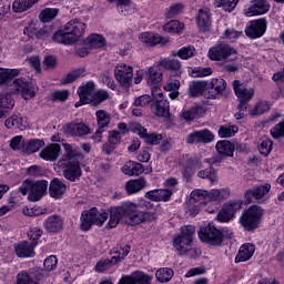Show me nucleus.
Wrapping results in <instances>:
<instances>
[{
	"mask_svg": "<svg viewBox=\"0 0 284 284\" xmlns=\"http://www.w3.org/2000/svg\"><path fill=\"white\" fill-rule=\"evenodd\" d=\"M174 276V270L170 267L159 268L155 273V278L159 283H170Z\"/></svg>",
	"mask_w": 284,
	"mask_h": 284,
	"instance_id": "4c0bfd02",
	"label": "nucleus"
},
{
	"mask_svg": "<svg viewBox=\"0 0 284 284\" xmlns=\"http://www.w3.org/2000/svg\"><path fill=\"white\" fill-rule=\"evenodd\" d=\"M139 204L133 202H124L121 206H112L109 210L110 219L108 222V227L114 230L116 225L121 222V219L129 216L134 223V216H139Z\"/></svg>",
	"mask_w": 284,
	"mask_h": 284,
	"instance_id": "7ed1b4c3",
	"label": "nucleus"
},
{
	"mask_svg": "<svg viewBox=\"0 0 284 284\" xmlns=\"http://www.w3.org/2000/svg\"><path fill=\"white\" fill-rule=\"evenodd\" d=\"M227 88V82L223 78H213L210 83H206V90L212 99H216L219 94H223Z\"/></svg>",
	"mask_w": 284,
	"mask_h": 284,
	"instance_id": "b1692460",
	"label": "nucleus"
},
{
	"mask_svg": "<svg viewBox=\"0 0 284 284\" xmlns=\"http://www.w3.org/2000/svg\"><path fill=\"white\" fill-rule=\"evenodd\" d=\"M148 185L145 178H139L135 180H130L125 183V190L128 194H136V192H141Z\"/></svg>",
	"mask_w": 284,
	"mask_h": 284,
	"instance_id": "473e14b6",
	"label": "nucleus"
},
{
	"mask_svg": "<svg viewBox=\"0 0 284 284\" xmlns=\"http://www.w3.org/2000/svg\"><path fill=\"white\" fill-rule=\"evenodd\" d=\"M43 145H45V142L43 140H23L22 152H24V154H34V152H39V150H41Z\"/></svg>",
	"mask_w": 284,
	"mask_h": 284,
	"instance_id": "7c9ffc66",
	"label": "nucleus"
},
{
	"mask_svg": "<svg viewBox=\"0 0 284 284\" xmlns=\"http://www.w3.org/2000/svg\"><path fill=\"white\" fill-rule=\"evenodd\" d=\"M14 109V98L11 93L0 94V119L8 116V113L12 112Z\"/></svg>",
	"mask_w": 284,
	"mask_h": 284,
	"instance_id": "a878e982",
	"label": "nucleus"
},
{
	"mask_svg": "<svg viewBox=\"0 0 284 284\" xmlns=\"http://www.w3.org/2000/svg\"><path fill=\"white\" fill-rule=\"evenodd\" d=\"M87 42L89 43L92 50H97L99 48H103L105 45V39L102 38L101 34L92 33L87 38Z\"/></svg>",
	"mask_w": 284,
	"mask_h": 284,
	"instance_id": "c03bdc74",
	"label": "nucleus"
},
{
	"mask_svg": "<svg viewBox=\"0 0 284 284\" xmlns=\"http://www.w3.org/2000/svg\"><path fill=\"white\" fill-rule=\"evenodd\" d=\"M139 39L142 41V43H145V45H149L150 48L159 45V43L163 42V38L152 32H143L140 34Z\"/></svg>",
	"mask_w": 284,
	"mask_h": 284,
	"instance_id": "e433bc0d",
	"label": "nucleus"
},
{
	"mask_svg": "<svg viewBox=\"0 0 284 284\" xmlns=\"http://www.w3.org/2000/svg\"><path fill=\"white\" fill-rule=\"evenodd\" d=\"M207 54L211 61H225V59H230V57H234L233 61H235L236 54H239V52L236 51V49L232 48L230 44L220 43V44H216L215 47H212L209 50Z\"/></svg>",
	"mask_w": 284,
	"mask_h": 284,
	"instance_id": "ddd939ff",
	"label": "nucleus"
},
{
	"mask_svg": "<svg viewBox=\"0 0 284 284\" xmlns=\"http://www.w3.org/2000/svg\"><path fill=\"white\" fill-rule=\"evenodd\" d=\"M212 74V68L196 67L192 70V77L199 79L201 77H210Z\"/></svg>",
	"mask_w": 284,
	"mask_h": 284,
	"instance_id": "680f3d73",
	"label": "nucleus"
},
{
	"mask_svg": "<svg viewBox=\"0 0 284 284\" xmlns=\"http://www.w3.org/2000/svg\"><path fill=\"white\" fill-rule=\"evenodd\" d=\"M65 153L59 160L58 165L62 171V176L70 181L71 183H77L81 181L83 171L81 170V161H83V154L81 152L72 149L71 144H63Z\"/></svg>",
	"mask_w": 284,
	"mask_h": 284,
	"instance_id": "f257e3e1",
	"label": "nucleus"
},
{
	"mask_svg": "<svg viewBox=\"0 0 284 284\" xmlns=\"http://www.w3.org/2000/svg\"><path fill=\"white\" fill-rule=\"evenodd\" d=\"M272 145H273L272 140L267 138L263 139L258 145L260 153H262L263 156H268L270 152H272Z\"/></svg>",
	"mask_w": 284,
	"mask_h": 284,
	"instance_id": "13d9d810",
	"label": "nucleus"
},
{
	"mask_svg": "<svg viewBox=\"0 0 284 284\" xmlns=\"http://www.w3.org/2000/svg\"><path fill=\"white\" fill-rule=\"evenodd\" d=\"M261 219H263V209L253 205L242 214L240 223L246 232H254V230H257Z\"/></svg>",
	"mask_w": 284,
	"mask_h": 284,
	"instance_id": "6e6552de",
	"label": "nucleus"
},
{
	"mask_svg": "<svg viewBox=\"0 0 284 284\" xmlns=\"http://www.w3.org/2000/svg\"><path fill=\"white\" fill-rule=\"evenodd\" d=\"M131 250H132V246H130L129 244H124V245L120 244L119 246L113 248L114 254H116L115 256H113V258H120V263H121V261H124L125 256L130 254Z\"/></svg>",
	"mask_w": 284,
	"mask_h": 284,
	"instance_id": "3c124183",
	"label": "nucleus"
},
{
	"mask_svg": "<svg viewBox=\"0 0 284 284\" xmlns=\"http://www.w3.org/2000/svg\"><path fill=\"white\" fill-rule=\"evenodd\" d=\"M205 88L207 89V82L203 81H194L189 88L190 97L196 98L201 97L203 92H205Z\"/></svg>",
	"mask_w": 284,
	"mask_h": 284,
	"instance_id": "79ce46f5",
	"label": "nucleus"
},
{
	"mask_svg": "<svg viewBox=\"0 0 284 284\" xmlns=\"http://www.w3.org/2000/svg\"><path fill=\"white\" fill-rule=\"evenodd\" d=\"M164 32H181L183 30V24H181L178 20H171L163 26Z\"/></svg>",
	"mask_w": 284,
	"mask_h": 284,
	"instance_id": "6e6d98bb",
	"label": "nucleus"
},
{
	"mask_svg": "<svg viewBox=\"0 0 284 284\" xmlns=\"http://www.w3.org/2000/svg\"><path fill=\"white\" fill-rule=\"evenodd\" d=\"M26 10H30V4L28 3V0H16L13 2V11L26 12Z\"/></svg>",
	"mask_w": 284,
	"mask_h": 284,
	"instance_id": "774afa93",
	"label": "nucleus"
},
{
	"mask_svg": "<svg viewBox=\"0 0 284 284\" xmlns=\"http://www.w3.org/2000/svg\"><path fill=\"white\" fill-rule=\"evenodd\" d=\"M134 77L133 69L126 64H118L114 69V78L123 88L132 85V78Z\"/></svg>",
	"mask_w": 284,
	"mask_h": 284,
	"instance_id": "4468645a",
	"label": "nucleus"
},
{
	"mask_svg": "<svg viewBox=\"0 0 284 284\" xmlns=\"http://www.w3.org/2000/svg\"><path fill=\"white\" fill-rule=\"evenodd\" d=\"M59 154H61V144L52 143L47 145L40 153V159L43 161H57L59 159Z\"/></svg>",
	"mask_w": 284,
	"mask_h": 284,
	"instance_id": "393cba45",
	"label": "nucleus"
},
{
	"mask_svg": "<svg viewBox=\"0 0 284 284\" xmlns=\"http://www.w3.org/2000/svg\"><path fill=\"white\" fill-rule=\"evenodd\" d=\"M191 201L194 203H199V205H203L209 201H225L230 199L229 189H213L211 192L205 190H194L190 194Z\"/></svg>",
	"mask_w": 284,
	"mask_h": 284,
	"instance_id": "423d86ee",
	"label": "nucleus"
},
{
	"mask_svg": "<svg viewBox=\"0 0 284 284\" xmlns=\"http://www.w3.org/2000/svg\"><path fill=\"white\" fill-rule=\"evenodd\" d=\"M94 82H88L78 89V95L83 104L94 101Z\"/></svg>",
	"mask_w": 284,
	"mask_h": 284,
	"instance_id": "bb28decb",
	"label": "nucleus"
},
{
	"mask_svg": "<svg viewBox=\"0 0 284 284\" xmlns=\"http://www.w3.org/2000/svg\"><path fill=\"white\" fill-rule=\"evenodd\" d=\"M256 251V246L252 243L243 244L240 247L239 253L235 256V263H245V261H250Z\"/></svg>",
	"mask_w": 284,
	"mask_h": 284,
	"instance_id": "c85d7f7f",
	"label": "nucleus"
},
{
	"mask_svg": "<svg viewBox=\"0 0 284 284\" xmlns=\"http://www.w3.org/2000/svg\"><path fill=\"white\" fill-rule=\"evenodd\" d=\"M194 234H196V229L193 225L182 226L180 234L173 240L176 252L181 255L185 254L190 250V245L194 243Z\"/></svg>",
	"mask_w": 284,
	"mask_h": 284,
	"instance_id": "0eeeda50",
	"label": "nucleus"
},
{
	"mask_svg": "<svg viewBox=\"0 0 284 284\" xmlns=\"http://www.w3.org/2000/svg\"><path fill=\"white\" fill-rule=\"evenodd\" d=\"M18 191L21 192L23 196L29 193V201L37 203V201H41L48 192V181L38 180L32 182L30 180H24Z\"/></svg>",
	"mask_w": 284,
	"mask_h": 284,
	"instance_id": "20e7f679",
	"label": "nucleus"
},
{
	"mask_svg": "<svg viewBox=\"0 0 284 284\" xmlns=\"http://www.w3.org/2000/svg\"><path fill=\"white\" fill-rule=\"evenodd\" d=\"M199 239L202 243H207L209 245H221L223 243V233L214 224L209 223L200 230Z\"/></svg>",
	"mask_w": 284,
	"mask_h": 284,
	"instance_id": "f8f14e48",
	"label": "nucleus"
},
{
	"mask_svg": "<svg viewBox=\"0 0 284 284\" xmlns=\"http://www.w3.org/2000/svg\"><path fill=\"white\" fill-rule=\"evenodd\" d=\"M271 135L273 139H283L284 138V121L277 123L271 129Z\"/></svg>",
	"mask_w": 284,
	"mask_h": 284,
	"instance_id": "69168bd1",
	"label": "nucleus"
},
{
	"mask_svg": "<svg viewBox=\"0 0 284 284\" xmlns=\"http://www.w3.org/2000/svg\"><path fill=\"white\" fill-rule=\"evenodd\" d=\"M118 263H121V258L119 257H111V260L102 258L97 262L94 271L98 272V274H103V272H108V270H111Z\"/></svg>",
	"mask_w": 284,
	"mask_h": 284,
	"instance_id": "2f4dec72",
	"label": "nucleus"
},
{
	"mask_svg": "<svg viewBox=\"0 0 284 284\" xmlns=\"http://www.w3.org/2000/svg\"><path fill=\"white\" fill-rule=\"evenodd\" d=\"M39 245V242L23 241L14 245L16 255L19 258H32L34 256V247Z\"/></svg>",
	"mask_w": 284,
	"mask_h": 284,
	"instance_id": "a211bd4d",
	"label": "nucleus"
},
{
	"mask_svg": "<svg viewBox=\"0 0 284 284\" xmlns=\"http://www.w3.org/2000/svg\"><path fill=\"white\" fill-rule=\"evenodd\" d=\"M134 132L139 134L148 145H159L161 141H163V135L155 133H148V129L142 126L141 124H135Z\"/></svg>",
	"mask_w": 284,
	"mask_h": 284,
	"instance_id": "4be33fe9",
	"label": "nucleus"
},
{
	"mask_svg": "<svg viewBox=\"0 0 284 284\" xmlns=\"http://www.w3.org/2000/svg\"><path fill=\"white\" fill-rule=\"evenodd\" d=\"M239 132V126L236 125H221L219 129V136L222 139H230V136H234Z\"/></svg>",
	"mask_w": 284,
	"mask_h": 284,
	"instance_id": "09e8293b",
	"label": "nucleus"
},
{
	"mask_svg": "<svg viewBox=\"0 0 284 284\" xmlns=\"http://www.w3.org/2000/svg\"><path fill=\"white\" fill-rule=\"evenodd\" d=\"M252 6L244 10L246 17H256L270 12V3L267 0H253Z\"/></svg>",
	"mask_w": 284,
	"mask_h": 284,
	"instance_id": "5701e85b",
	"label": "nucleus"
},
{
	"mask_svg": "<svg viewBox=\"0 0 284 284\" xmlns=\"http://www.w3.org/2000/svg\"><path fill=\"white\" fill-rule=\"evenodd\" d=\"M133 219H134L135 225H139L140 223H145L148 221H154V219H156V216L154 215L153 212H142V211H140L138 213V215H135Z\"/></svg>",
	"mask_w": 284,
	"mask_h": 284,
	"instance_id": "864d4df0",
	"label": "nucleus"
},
{
	"mask_svg": "<svg viewBox=\"0 0 284 284\" xmlns=\"http://www.w3.org/2000/svg\"><path fill=\"white\" fill-rule=\"evenodd\" d=\"M197 176L200 179H207V181H210V183H216V170H214V168H209L205 170H202L197 173Z\"/></svg>",
	"mask_w": 284,
	"mask_h": 284,
	"instance_id": "603ef678",
	"label": "nucleus"
},
{
	"mask_svg": "<svg viewBox=\"0 0 284 284\" xmlns=\"http://www.w3.org/2000/svg\"><path fill=\"white\" fill-rule=\"evenodd\" d=\"M159 65L161 68H164L165 70H171L173 72H176V77H180L181 74V61L176 60V59H161L159 61Z\"/></svg>",
	"mask_w": 284,
	"mask_h": 284,
	"instance_id": "f704fd0d",
	"label": "nucleus"
},
{
	"mask_svg": "<svg viewBox=\"0 0 284 284\" xmlns=\"http://www.w3.org/2000/svg\"><path fill=\"white\" fill-rule=\"evenodd\" d=\"M233 90L240 101L237 110H240V112H245V110H247V101L254 99V89L247 88L241 81L235 80L233 82Z\"/></svg>",
	"mask_w": 284,
	"mask_h": 284,
	"instance_id": "9b49d317",
	"label": "nucleus"
},
{
	"mask_svg": "<svg viewBox=\"0 0 284 284\" xmlns=\"http://www.w3.org/2000/svg\"><path fill=\"white\" fill-rule=\"evenodd\" d=\"M151 103H152V97H150L149 94H144L136 98L134 100L133 105H135V108H148V105Z\"/></svg>",
	"mask_w": 284,
	"mask_h": 284,
	"instance_id": "e2e57ef3",
	"label": "nucleus"
},
{
	"mask_svg": "<svg viewBox=\"0 0 284 284\" xmlns=\"http://www.w3.org/2000/svg\"><path fill=\"white\" fill-rule=\"evenodd\" d=\"M197 163V159L191 158L189 159V166H185L182 170V176L186 180V183H190V181H192V176H194V170H192V168L196 166Z\"/></svg>",
	"mask_w": 284,
	"mask_h": 284,
	"instance_id": "49530a36",
	"label": "nucleus"
},
{
	"mask_svg": "<svg viewBox=\"0 0 284 284\" xmlns=\"http://www.w3.org/2000/svg\"><path fill=\"white\" fill-rule=\"evenodd\" d=\"M81 77H85V68L72 70L62 79V83L63 85H68V83H73V81L81 79Z\"/></svg>",
	"mask_w": 284,
	"mask_h": 284,
	"instance_id": "37998d69",
	"label": "nucleus"
},
{
	"mask_svg": "<svg viewBox=\"0 0 284 284\" xmlns=\"http://www.w3.org/2000/svg\"><path fill=\"white\" fill-rule=\"evenodd\" d=\"M194 52H196V50L194 49V47H184L182 49H180L176 54L180 59L183 60H187V59H192V57H194Z\"/></svg>",
	"mask_w": 284,
	"mask_h": 284,
	"instance_id": "052dcab7",
	"label": "nucleus"
},
{
	"mask_svg": "<svg viewBox=\"0 0 284 284\" xmlns=\"http://www.w3.org/2000/svg\"><path fill=\"white\" fill-rule=\"evenodd\" d=\"M85 28L88 26L79 19L70 20L63 30L57 31L53 34L52 41L63 43L64 45H72V43H75V41H79L85 34Z\"/></svg>",
	"mask_w": 284,
	"mask_h": 284,
	"instance_id": "f03ea898",
	"label": "nucleus"
},
{
	"mask_svg": "<svg viewBox=\"0 0 284 284\" xmlns=\"http://www.w3.org/2000/svg\"><path fill=\"white\" fill-rule=\"evenodd\" d=\"M161 81H163V73L159 71V68L151 67L149 69V79H148L149 85H153L152 90H156V88L161 85Z\"/></svg>",
	"mask_w": 284,
	"mask_h": 284,
	"instance_id": "72a5a7b5",
	"label": "nucleus"
},
{
	"mask_svg": "<svg viewBox=\"0 0 284 284\" xmlns=\"http://www.w3.org/2000/svg\"><path fill=\"white\" fill-rule=\"evenodd\" d=\"M121 171L126 176H140V174H143V172H145V168L139 162L129 161L122 166Z\"/></svg>",
	"mask_w": 284,
	"mask_h": 284,
	"instance_id": "c756f323",
	"label": "nucleus"
},
{
	"mask_svg": "<svg viewBox=\"0 0 284 284\" xmlns=\"http://www.w3.org/2000/svg\"><path fill=\"white\" fill-rule=\"evenodd\" d=\"M10 90L16 94H21L24 101H30L37 97V87L28 82L26 79L18 78L10 84Z\"/></svg>",
	"mask_w": 284,
	"mask_h": 284,
	"instance_id": "9d476101",
	"label": "nucleus"
},
{
	"mask_svg": "<svg viewBox=\"0 0 284 284\" xmlns=\"http://www.w3.org/2000/svg\"><path fill=\"white\" fill-rule=\"evenodd\" d=\"M108 216H110V213L105 211L99 212L97 207L83 211L80 217V230L82 232H89V230H92V225L101 227L108 221Z\"/></svg>",
	"mask_w": 284,
	"mask_h": 284,
	"instance_id": "39448f33",
	"label": "nucleus"
},
{
	"mask_svg": "<svg viewBox=\"0 0 284 284\" xmlns=\"http://www.w3.org/2000/svg\"><path fill=\"white\" fill-rule=\"evenodd\" d=\"M64 221L59 214H52L43 221V229L48 234H59L63 232Z\"/></svg>",
	"mask_w": 284,
	"mask_h": 284,
	"instance_id": "f3484780",
	"label": "nucleus"
},
{
	"mask_svg": "<svg viewBox=\"0 0 284 284\" xmlns=\"http://www.w3.org/2000/svg\"><path fill=\"white\" fill-rule=\"evenodd\" d=\"M110 99V93L105 90H98L93 94V102L97 103L98 105L100 103H103V101H108Z\"/></svg>",
	"mask_w": 284,
	"mask_h": 284,
	"instance_id": "0e129e2a",
	"label": "nucleus"
},
{
	"mask_svg": "<svg viewBox=\"0 0 284 284\" xmlns=\"http://www.w3.org/2000/svg\"><path fill=\"white\" fill-rule=\"evenodd\" d=\"M215 8H222L224 12H233L239 3V0H214Z\"/></svg>",
	"mask_w": 284,
	"mask_h": 284,
	"instance_id": "de8ad7c7",
	"label": "nucleus"
},
{
	"mask_svg": "<svg viewBox=\"0 0 284 284\" xmlns=\"http://www.w3.org/2000/svg\"><path fill=\"white\" fill-rule=\"evenodd\" d=\"M267 30V22L265 19L253 20L250 26L245 29V34L250 39H261Z\"/></svg>",
	"mask_w": 284,
	"mask_h": 284,
	"instance_id": "dca6fc26",
	"label": "nucleus"
},
{
	"mask_svg": "<svg viewBox=\"0 0 284 284\" xmlns=\"http://www.w3.org/2000/svg\"><path fill=\"white\" fill-rule=\"evenodd\" d=\"M65 190H68V186L59 178L50 182L49 194L51 199H61L65 194Z\"/></svg>",
	"mask_w": 284,
	"mask_h": 284,
	"instance_id": "cd10ccee",
	"label": "nucleus"
},
{
	"mask_svg": "<svg viewBox=\"0 0 284 284\" xmlns=\"http://www.w3.org/2000/svg\"><path fill=\"white\" fill-rule=\"evenodd\" d=\"M265 112H270V103L261 101L255 104L252 114L253 116H261V114H265Z\"/></svg>",
	"mask_w": 284,
	"mask_h": 284,
	"instance_id": "4d7b16f0",
	"label": "nucleus"
},
{
	"mask_svg": "<svg viewBox=\"0 0 284 284\" xmlns=\"http://www.w3.org/2000/svg\"><path fill=\"white\" fill-rule=\"evenodd\" d=\"M63 132L64 134H67V136H79V138H83V136H88V134H92V130L90 129V126H88L85 123L83 122H71L69 124H67L65 126H63Z\"/></svg>",
	"mask_w": 284,
	"mask_h": 284,
	"instance_id": "2eb2a0df",
	"label": "nucleus"
},
{
	"mask_svg": "<svg viewBox=\"0 0 284 284\" xmlns=\"http://www.w3.org/2000/svg\"><path fill=\"white\" fill-rule=\"evenodd\" d=\"M195 19L200 32H210L212 30V13H210V9H200Z\"/></svg>",
	"mask_w": 284,
	"mask_h": 284,
	"instance_id": "aec40b11",
	"label": "nucleus"
},
{
	"mask_svg": "<svg viewBox=\"0 0 284 284\" xmlns=\"http://www.w3.org/2000/svg\"><path fill=\"white\" fill-rule=\"evenodd\" d=\"M199 112H201V108L192 106L191 109L183 111L181 116L185 121H194V119H199Z\"/></svg>",
	"mask_w": 284,
	"mask_h": 284,
	"instance_id": "5fc2aeb1",
	"label": "nucleus"
},
{
	"mask_svg": "<svg viewBox=\"0 0 284 284\" xmlns=\"http://www.w3.org/2000/svg\"><path fill=\"white\" fill-rule=\"evenodd\" d=\"M58 14H59V9L45 8L40 12L39 19L40 21H42V23H50V21H54Z\"/></svg>",
	"mask_w": 284,
	"mask_h": 284,
	"instance_id": "a19ab883",
	"label": "nucleus"
},
{
	"mask_svg": "<svg viewBox=\"0 0 284 284\" xmlns=\"http://www.w3.org/2000/svg\"><path fill=\"white\" fill-rule=\"evenodd\" d=\"M212 141H214V133L207 129L195 131L186 136V143L191 145L194 143H212Z\"/></svg>",
	"mask_w": 284,
	"mask_h": 284,
	"instance_id": "6ab92c4d",
	"label": "nucleus"
},
{
	"mask_svg": "<svg viewBox=\"0 0 284 284\" xmlns=\"http://www.w3.org/2000/svg\"><path fill=\"white\" fill-rule=\"evenodd\" d=\"M95 116H97L98 128L101 130H104V128H108L110 125V121H112L110 113H108L105 110L97 111Z\"/></svg>",
	"mask_w": 284,
	"mask_h": 284,
	"instance_id": "ea45409f",
	"label": "nucleus"
},
{
	"mask_svg": "<svg viewBox=\"0 0 284 284\" xmlns=\"http://www.w3.org/2000/svg\"><path fill=\"white\" fill-rule=\"evenodd\" d=\"M69 97H70V91L58 90L50 93L49 100L52 101V103H57V101H60L61 103H63L64 101H68Z\"/></svg>",
	"mask_w": 284,
	"mask_h": 284,
	"instance_id": "8fccbe9b",
	"label": "nucleus"
},
{
	"mask_svg": "<svg viewBox=\"0 0 284 284\" xmlns=\"http://www.w3.org/2000/svg\"><path fill=\"white\" fill-rule=\"evenodd\" d=\"M27 173L29 176H45V169L40 165H31Z\"/></svg>",
	"mask_w": 284,
	"mask_h": 284,
	"instance_id": "338daca9",
	"label": "nucleus"
},
{
	"mask_svg": "<svg viewBox=\"0 0 284 284\" xmlns=\"http://www.w3.org/2000/svg\"><path fill=\"white\" fill-rule=\"evenodd\" d=\"M152 97L154 103L151 105L155 116H161L162 119H170V102L163 99V91L160 88L152 90Z\"/></svg>",
	"mask_w": 284,
	"mask_h": 284,
	"instance_id": "1a4fd4ad",
	"label": "nucleus"
},
{
	"mask_svg": "<svg viewBox=\"0 0 284 284\" xmlns=\"http://www.w3.org/2000/svg\"><path fill=\"white\" fill-rule=\"evenodd\" d=\"M19 74H21L19 69L0 68V85L8 83V81H11V79H14V77H19Z\"/></svg>",
	"mask_w": 284,
	"mask_h": 284,
	"instance_id": "58836bf2",
	"label": "nucleus"
},
{
	"mask_svg": "<svg viewBox=\"0 0 284 284\" xmlns=\"http://www.w3.org/2000/svg\"><path fill=\"white\" fill-rule=\"evenodd\" d=\"M21 121H23V118L13 114L4 121V125L6 128H8V130H12L14 125H17L19 130H21Z\"/></svg>",
	"mask_w": 284,
	"mask_h": 284,
	"instance_id": "bf43d9fd",
	"label": "nucleus"
},
{
	"mask_svg": "<svg viewBox=\"0 0 284 284\" xmlns=\"http://www.w3.org/2000/svg\"><path fill=\"white\" fill-rule=\"evenodd\" d=\"M219 154L222 156H234V144L230 142L229 140H221L215 145Z\"/></svg>",
	"mask_w": 284,
	"mask_h": 284,
	"instance_id": "c9c22d12",
	"label": "nucleus"
},
{
	"mask_svg": "<svg viewBox=\"0 0 284 284\" xmlns=\"http://www.w3.org/2000/svg\"><path fill=\"white\" fill-rule=\"evenodd\" d=\"M242 205L243 202L241 200H231L223 205V209L234 219Z\"/></svg>",
	"mask_w": 284,
	"mask_h": 284,
	"instance_id": "a18cd8bd",
	"label": "nucleus"
},
{
	"mask_svg": "<svg viewBox=\"0 0 284 284\" xmlns=\"http://www.w3.org/2000/svg\"><path fill=\"white\" fill-rule=\"evenodd\" d=\"M272 190V185L270 183L263 184V185H257L254 186L251 190H247L244 194L245 201L247 203H252V201H261L265 194H267Z\"/></svg>",
	"mask_w": 284,
	"mask_h": 284,
	"instance_id": "412c9836",
	"label": "nucleus"
}]
</instances>
